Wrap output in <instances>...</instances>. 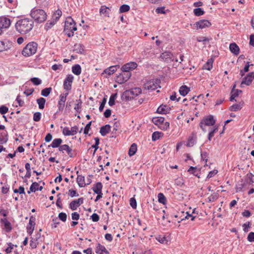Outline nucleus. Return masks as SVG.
Wrapping results in <instances>:
<instances>
[{
  "mask_svg": "<svg viewBox=\"0 0 254 254\" xmlns=\"http://www.w3.org/2000/svg\"><path fill=\"white\" fill-rule=\"evenodd\" d=\"M8 141V134L7 131L0 133V144H5Z\"/></svg>",
  "mask_w": 254,
  "mask_h": 254,
  "instance_id": "obj_25",
  "label": "nucleus"
},
{
  "mask_svg": "<svg viewBox=\"0 0 254 254\" xmlns=\"http://www.w3.org/2000/svg\"><path fill=\"white\" fill-rule=\"evenodd\" d=\"M73 48V51L78 54H82L84 51V46L81 44H74Z\"/></svg>",
  "mask_w": 254,
  "mask_h": 254,
  "instance_id": "obj_24",
  "label": "nucleus"
},
{
  "mask_svg": "<svg viewBox=\"0 0 254 254\" xmlns=\"http://www.w3.org/2000/svg\"><path fill=\"white\" fill-rule=\"evenodd\" d=\"M194 25L197 28L203 29L206 27H209L211 26V23L207 20L202 19L195 23Z\"/></svg>",
  "mask_w": 254,
  "mask_h": 254,
  "instance_id": "obj_14",
  "label": "nucleus"
},
{
  "mask_svg": "<svg viewBox=\"0 0 254 254\" xmlns=\"http://www.w3.org/2000/svg\"><path fill=\"white\" fill-rule=\"evenodd\" d=\"M254 79V72H250L243 78L241 83V87H243V84H246L248 86L250 85Z\"/></svg>",
  "mask_w": 254,
  "mask_h": 254,
  "instance_id": "obj_10",
  "label": "nucleus"
},
{
  "mask_svg": "<svg viewBox=\"0 0 254 254\" xmlns=\"http://www.w3.org/2000/svg\"><path fill=\"white\" fill-rule=\"evenodd\" d=\"M164 120L165 119L163 117H160L153 118L152 121L155 125L159 127Z\"/></svg>",
  "mask_w": 254,
  "mask_h": 254,
  "instance_id": "obj_32",
  "label": "nucleus"
},
{
  "mask_svg": "<svg viewBox=\"0 0 254 254\" xmlns=\"http://www.w3.org/2000/svg\"><path fill=\"white\" fill-rule=\"evenodd\" d=\"M63 140L61 138H56L54 139L51 144L50 145H49L48 147H52L53 148H57L60 147L61 146V144L62 143Z\"/></svg>",
  "mask_w": 254,
  "mask_h": 254,
  "instance_id": "obj_27",
  "label": "nucleus"
},
{
  "mask_svg": "<svg viewBox=\"0 0 254 254\" xmlns=\"http://www.w3.org/2000/svg\"><path fill=\"white\" fill-rule=\"evenodd\" d=\"M158 87L160 86L157 82V81H149L145 84V88L149 90H154L156 89Z\"/></svg>",
  "mask_w": 254,
  "mask_h": 254,
  "instance_id": "obj_16",
  "label": "nucleus"
},
{
  "mask_svg": "<svg viewBox=\"0 0 254 254\" xmlns=\"http://www.w3.org/2000/svg\"><path fill=\"white\" fill-rule=\"evenodd\" d=\"M43 189V187L40 186L39 187V185L37 182H34L32 183V184L31 185L29 190L27 191L28 193H30L31 192H35L37 190H42Z\"/></svg>",
  "mask_w": 254,
  "mask_h": 254,
  "instance_id": "obj_18",
  "label": "nucleus"
},
{
  "mask_svg": "<svg viewBox=\"0 0 254 254\" xmlns=\"http://www.w3.org/2000/svg\"><path fill=\"white\" fill-rule=\"evenodd\" d=\"M102 188L103 185L102 183L101 182H98L93 185L92 190L95 193L99 194L102 192Z\"/></svg>",
  "mask_w": 254,
  "mask_h": 254,
  "instance_id": "obj_21",
  "label": "nucleus"
},
{
  "mask_svg": "<svg viewBox=\"0 0 254 254\" xmlns=\"http://www.w3.org/2000/svg\"><path fill=\"white\" fill-rule=\"evenodd\" d=\"M201 157L203 161H204L205 163L207 161L208 154L206 152L203 151L201 152Z\"/></svg>",
  "mask_w": 254,
  "mask_h": 254,
  "instance_id": "obj_60",
  "label": "nucleus"
},
{
  "mask_svg": "<svg viewBox=\"0 0 254 254\" xmlns=\"http://www.w3.org/2000/svg\"><path fill=\"white\" fill-rule=\"evenodd\" d=\"M0 222L4 225V229L6 232H9L12 230L11 223L6 218H1L0 219Z\"/></svg>",
  "mask_w": 254,
  "mask_h": 254,
  "instance_id": "obj_17",
  "label": "nucleus"
},
{
  "mask_svg": "<svg viewBox=\"0 0 254 254\" xmlns=\"http://www.w3.org/2000/svg\"><path fill=\"white\" fill-rule=\"evenodd\" d=\"M60 222L58 220V218H55L53 219V224H52L51 226L52 229L56 228L58 225L59 224Z\"/></svg>",
  "mask_w": 254,
  "mask_h": 254,
  "instance_id": "obj_61",
  "label": "nucleus"
},
{
  "mask_svg": "<svg viewBox=\"0 0 254 254\" xmlns=\"http://www.w3.org/2000/svg\"><path fill=\"white\" fill-rule=\"evenodd\" d=\"M76 181L79 187L80 188L84 187L86 186L84 177L82 175H77Z\"/></svg>",
  "mask_w": 254,
  "mask_h": 254,
  "instance_id": "obj_29",
  "label": "nucleus"
},
{
  "mask_svg": "<svg viewBox=\"0 0 254 254\" xmlns=\"http://www.w3.org/2000/svg\"><path fill=\"white\" fill-rule=\"evenodd\" d=\"M37 44L35 42H32L29 43L23 48L22 51V54L24 57H30L35 54L37 50Z\"/></svg>",
  "mask_w": 254,
  "mask_h": 254,
  "instance_id": "obj_5",
  "label": "nucleus"
},
{
  "mask_svg": "<svg viewBox=\"0 0 254 254\" xmlns=\"http://www.w3.org/2000/svg\"><path fill=\"white\" fill-rule=\"evenodd\" d=\"M137 151V145L135 143H133L130 146L128 150V155L130 156L133 155Z\"/></svg>",
  "mask_w": 254,
  "mask_h": 254,
  "instance_id": "obj_38",
  "label": "nucleus"
},
{
  "mask_svg": "<svg viewBox=\"0 0 254 254\" xmlns=\"http://www.w3.org/2000/svg\"><path fill=\"white\" fill-rule=\"evenodd\" d=\"M111 11V9L104 5V6H102L101 8L100 9V13L101 14H103L105 16H107V17H109V13H110V11Z\"/></svg>",
  "mask_w": 254,
  "mask_h": 254,
  "instance_id": "obj_30",
  "label": "nucleus"
},
{
  "mask_svg": "<svg viewBox=\"0 0 254 254\" xmlns=\"http://www.w3.org/2000/svg\"><path fill=\"white\" fill-rule=\"evenodd\" d=\"M163 61L169 63L174 60L173 54L170 52L166 51L162 53L160 57Z\"/></svg>",
  "mask_w": 254,
  "mask_h": 254,
  "instance_id": "obj_13",
  "label": "nucleus"
},
{
  "mask_svg": "<svg viewBox=\"0 0 254 254\" xmlns=\"http://www.w3.org/2000/svg\"><path fill=\"white\" fill-rule=\"evenodd\" d=\"M69 195L71 197L78 196L79 194L77 192L76 190H69Z\"/></svg>",
  "mask_w": 254,
  "mask_h": 254,
  "instance_id": "obj_62",
  "label": "nucleus"
},
{
  "mask_svg": "<svg viewBox=\"0 0 254 254\" xmlns=\"http://www.w3.org/2000/svg\"><path fill=\"white\" fill-rule=\"evenodd\" d=\"M129 65L127 64H124L121 68L122 71L125 72V73L129 72V70L131 69H130Z\"/></svg>",
  "mask_w": 254,
  "mask_h": 254,
  "instance_id": "obj_57",
  "label": "nucleus"
},
{
  "mask_svg": "<svg viewBox=\"0 0 254 254\" xmlns=\"http://www.w3.org/2000/svg\"><path fill=\"white\" fill-rule=\"evenodd\" d=\"M158 201L163 204L166 203V198L162 193H159L158 194Z\"/></svg>",
  "mask_w": 254,
  "mask_h": 254,
  "instance_id": "obj_44",
  "label": "nucleus"
},
{
  "mask_svg": "<svg viewBox=\"0 0 254 254\" xmlns=\"http://www.w3.org/2000/svg\"><path fill=\"white\" fill-rule=\"evenodd\" d=\"M63 133L65 136L72 135L70 130L67 127H65L63 129Z\"/></svg>",
  "mask_w": 254,
  "mask_h": 254,
  "instance_id": "obj_53",
  "label": "nucleus"
},
{
  "mask_svg": "<svg viewBox=\"0 0 254 254\" xmlns=\"http://www.w3.org/2000/svg\"><path fill=\"white\" fill-rule=\"evenodd\" d=\"M141 93V89L140 88H134L125 91L122 95V98H125L126 100L128 101L131 99H133Z\"/></svg>",
  "mask_w": 254,
  "mask_h": 254,
  "instance_id": "obj_6",
  "label": "nucleus"
},
{
  "mask_svg": "<svg viewBox=\"0 0 254 254\" xmlns=\"http://www.w3.org/2000/svg\"><path fill=\"white\" fill-rule=\"evenodd\" d=\"M30 80L35 85H39L42 83V80L37 77L31 78Z\"/></svg>",
  "mask_w": 254,
  "mask_h": 254,
  "instance_id": "obj_49",
  "label": "nucleus"
},
{
  "mask_svg": "<svg viewBox=\"0 0 254 254\" xmlns=\"http://www.w3.org/2000/svg\"><path fill=\"white\" fill-rule=\"evenodd\" d=\"M57 20L53 19V20H49L45 24V28L47 30L52 28L57 22Z\"/></svg>",
  "mask_w": 254,
  "mask_h": 254,
  "instance_id": "obj_39",
  "label": "nucleus"
},
{
  "mask_svg": "<svg viewBox=\"0 0 254 254\" xmlns=\"http://www.w3.org/2000/svg\"><path fill=\"white\" fill-rule=\"evenodd\" d=\"M247 239L250 242H254V232H250L248 236Z\"/></svg>",
  "mask_w": 254,
  "mask_h": 254,
  "instance_id": "obj_64",
  "label": "nucleus"
},
{
  "mask_svg": "<svg viewBox=\"0 0 254 254\" xmlns=\"http://www.w3.org/2000/svg\"><path fill=\"white\" fill-rule=\"evenodd\" d=\"M59 150L63 153H64L65 152L68 156L70 158L74 157L76 155V151L75 150H73L67 144L61 145L59 148Z\"/></svg>",
  "mask_w": 254,
  "mask_h": 254,
  "instance_id": "obj_8",
  "label": "nucleus"
},
{
  "mask_svg": "<svg viewBox=\"0 0 254 254\" xmlns=\"http://www.w3.org/2000/svg\"><path fill=\"white\" fill-rule=\"evenodd\" d=\"M59 218L63 222H65L67 218L66 213L64 212H61L59 214Z\"/></svg>",
  "mask_w": 254,
  "mask_h": 254,
  "instance_id": "obj_56",
  "label": "nucleus"
},
{
  "mask_svg": "<svg viewBox=\"0 0 254 254\" xmlns=\"http://www.w3.org/2000/svg\"><path fill=\"white\" fill-rule=\"evenodd\" d=\"M72 71L76 75H79L81 72V68L80 65L78 64L74 65L72 67Z\"/></svg>",
  "mask_w": 254,
  "mask_h": 254,
  "instance_id": "obj_33",
  "label": "nucleus"
},
{
  "mask_svg": "<svg viewBox=\"0 0 254 254\" xmlns=\"http://www.w3.org/2000/svg\"><path fill=\"white\" fill-rule=\"evenodd\" d=\"M33 19L24 18L18 20L15 24L16 30L21 34H26L29 32L33 28Z\"/></svg>",
  "mask_w": 254,
  "mask_h": 254,
  "instance_id": "obj_1",
  "label": "nucleus"
},
{
  "mask_svg": "<svg viewBox=\"0 0 254 254\" xmlns=\"http://www.w3.org/2000/svg\"><path fill=\"white\" fill-rule=\"evenodd\" d=\"M51 91V87L44 88L41 91V95L44 97H47L49 95Z\"/></svg>",
  "mask_w": 254,
  "mask_h": 254,
  "instance_id": "obj_41",
  "label": "nucleus"
},
{
  "mask_svg": "<svg viewBox=\"0 0 254 254\" xmlns=\"http://www.w3.org/2000/svg\"><path fill=\"white\" fill-rule=\"evenodd\" d=\"M78 206L79 205L76 203L75 200H72L69 204V208L72 210H76Z\"/></svg>",
  "mask_w": 254,
  "mask_h": 254,
  "instance_id": "obj_50",
  "label": "nucleus"
},
{
  "mask_svg": "<svg viewBox=\"0 0 254 254\" xmlns=\"http://www.w3.org/2000/svg\"><path fill=\"white\" fill-rule=\"evenodd\" d=\"M68 94V93H66L64 94H61L60 96V100L58 102V111H62L64 110V107L65 106V102L66 99V96Z\"/></svg>",
  "mask_w": 254,
  "mask_h": 254,
  "instance_id": "obj_12",
  "label": "nucleus"
},
{
  "mask_svg": "<svg viewBox=\"0 0 254 254\" xmlns=\"http://www.w3.org/2000/svg\"><path fill=\"white\" fill-rule=\"evenodd\" d=\"M218 130V127L215 126L212 128H211L208 135V139L210 141L212 137L214 136V133H216Z\"/></svg>",
  "mask_w": 254,
  "mask_h": 254,
  "instance_id": "obj_35",
  "label": "nucleus"
},
{
  "mask_svg": "<svg viewBox=\"0 0 254 254\" xmlns=\"http://www.w3.org/2000/svg\"><path fill=\"white\" fill-rule=\"evenodd\" d=\"M77 30L76 24L73 19L71 17H68L66 19L64 23V31L68 37L73 36L74 31Z\"/></svg>",
  "mask_w": 254,
  "mask_h": 254,
  "instance_id": "obj_2",
  "label": "nucleus"
},
{
  "mask_svg": "<svg viewBox=\"0 0 254 254\" xmlns=\"http://www.w3.org/2000/svg\"><path fill=\"white\" fill-rule=\"evenodd\" d=\"M73 76L71 74L68 75L64 81V88L66 90H70L71 89V84L73 80Z\"/></svg>",
  "mask_w": 254,
  "mask_h": 254,
  "instance_id": "obj_11",
  "label": "nucleus"
},
{
  "mask_svg": "<svg viewBox=\"0 0 254 254\" xmlns=\"http://www.w3.org/2000/svg\"><path fill=\"white\" fill-rule=\"evenodd\" d=\"M119 67V65L111 66L109 67L104 70V72L109 75L113 74L117 69V68Z\"/></svg>",
  "mask_w": 254,
  "mask_h": 254,
  "instance_id": "obj_28",
  "label": "nucleus"
},
{
  "mask_svg": "<svg viewBox=\"0 0 254 254\" xmlns=\"http://www.w3.org/2000/svg\"><path fill=\"white\" fill-rule=\"evenodd\" d=\"M193 13L196 16L202 15L204 13V11L201 8H196L193 9Z\"/></svg>",
  "mask_w": 254,
  "mask_h": 254,
  "instance_id": "obj_42",
  "label": "nucleus"
},
{
  "mask_svg": "<svg viewBox=\"0 0 254 254\" xmlns=\"http://www.w3.org/2000/svg\"><path fill=\"white\" fill-rule=\"evenodd\" d=\"M215 120L212 115H208L204 117L199 123V127L203 132L207 131L206 127L212 126L215 125Z\"/></svg>",
  "mask_w": 254,
  "mask_h": 254,
  "instance_id": "obj_4",
  "label": "nucleus"
},
{
  "mask_svg": "<svg viewBox=\"0 0 254 254\" xmlns=\"http://www.w3.org/2000/svg\"><path fill=\"white\" fill-rule=\"evenodd\" d=\"M96 253L98 254H109L105 246L98 244L96 248Z\"/></svg>",
  "mask_w": 254,
  "mask_h": 254,
  "instance_id": "obj_19",
  "label": "nucleus"
},
{
  "mask_svg": "<svg viewBox=\"0 0 254 254\" xmlns=\"http://www.w3.org/2000/svg\"><path fill=\"white\" fill-rule=\"evenodd\" d=\"M8 108L4 105L0 107V113L2 115L6 114L8 112Z\"/></svg>",
  "mask_w": 254,
  "mask_h": 254,
  "instance_id": "obj_58",
  "label": "nucleus"
},
{
  "mask_svg": "<svg viewBox=\"0 0 254 254\" xmlns=\"http://www.w3.org/2000/svg\"><path fill=\"white\" fill-rule=\"evenodd\" d=\"M129 204L132 208L135 209L136 208L137 204L136 200L132 197L129 200Z\"/></svg>",
  "mask_w": 254,
  "mask_h": 254,
  "instance_id": "obj_59",
  "label": "nucleus"
},
{
  "mask_svg": "<svg viewBox=\"0 0 254 254\" xmlns=\"http://www.w3.org/2000/svg\"><path fill=\"white\" fill-rule=\"evenodd\" d=\"M16 101L18 103L19 106H23L24 104V102L21 99L20 95H18L16 99Z\"/></svg>",
  "mask_w": 254,
  "mask_h": 254,
  "instance_id": "obj_63",
  "label": "nucleus"
},
{
  "mask_svg": "<svg viewBox=\"0 0 254 254\" xmlns=\"http://www.w3.org/2000/svg\"><path fill=\"white\" fill-rule=\"evenodd\" d=\"M213 63V59L212 58L208 59L206 64L203 65V68L210 70L212 68Z\"/></svg>",
  "mask_w": 254,
  "mask_h": 254,
  "instance_id": "obj_31",
  "label": "nucleus"
},
{
  "mask_svg": "<svg viewBox=\"0 0 254 254\" xmlns=\"http://www.w3.org/2000/svg\"><path fill=\"white\" fill-rule=\"evenodd\" d=\"M241 109V106L240 104H234L230 107V110L231 111H237Z\"/></svg>",
  "mask_w": 254,
  "mask_h": 254,
  "instance_id": "obj_52",
  "label": "nucleus"
},
{
  "mask_svg": "<svg viewBox=\"0 0 254 254\" xmlns=\"http://www.w3.org/2000/svg\"><path fill=\"white\" fill-rule=\"evenodd\" d=\"M188 171L190 173L193 174V175L197 177L198 178H199V176H198L199 171L197 170L196 167L191 166L190 167Z\"/></svg>",
  "mask_w": 254,
  "mask_h": 254,
  "instance_id": "obj_40",
  "label": "nucleus"
},
{
  "mask_svg": "<svg viewBox=\"0 0 254 254\" xmlns=\"http://www.w3.org/2000/svg\"><path fill=\"white\" fill-rule=\"evenodd\" d=\"M30 15L34 20L38 23H42L45 21L47 18V14L45 11L41 9L35 8L32 9Z\"/></svg>",
  "mask_w": 254,
  "mask_h": 254,
  "instance_id": "obj_3",
  "label": "nucleus"
},
{
  "mask_svg": "<svg viewBox=\"0 0 254 254\" xmlns=\"http://www.w3.org/2000/svg\"><path fill=\"white\" fill-rule=\"evenodd\" d=\"M245 186V184L242 182H239L236 185V191L237 192L241 191L243 190V188Z\"/></svg>",
  "mask_w": 254,
  "mask_h": 254,
  "instance_id": "obj_51",
  "label": "nucleus"
},
{
  "mask_svg": "<svg viewBox=\"0 0 254 254\" xmlns=\"http://www.w3.org/2000/svg\"><path fill=\"white\" fill-rule=\"evenodd\" d=\"M117 96V93L113 94L110 97L108 104L110 106H112L115 104V100Z\"/></svg>",
  "mask_w": 254,
  "mask_h": 254,
  "instance_id": "obj_46",
  "label": "nucleus"
},
{
  "mask_svg": "<svg viewBox=\"0 0 254 254\" xmlns=\"http://www.w3.org/2000/svg\"><path fill=\"white\" fill-rule=\"evenodd\" d=\"M7 246L8 247L5 249V251L7 254L11 253L14 246L11 243H7Z\"/></svg>",
  "mask_w": 254,
  "mask_h": 254,
  "instance_id": "obj_54",
  "label": "nucleus"
},
{
  "mask_svg": "<svg viewBox=\"0 0 254 254\" xmlns=\"http://www.w3.org/2000/svg\"><path fill=\"white\" fill-rule=\"evenodd\" d=\"M162 133L159 131H155L152 133V139L153 141H156L158 139H159L161 136V134Z\"/></svg>",
  "mask_w": 254,
  "mask_h": 254,
  "instance_id": "obj_45",
  "label": "nucleus"
},
{
  "mask_svg": "<svg viewBox=\"0 0 254 254\" xmlns=\"http://www.w3.org/2000/svg\"><path fill=\"white\" fill-rule=\"evenodd\" d=\"M196 136L194 134L192 133L188 139L187 146L188 147H192L196 142Z\"/></svg>",
  "mask_w": 254,
  "mask_h": 254,
  "instance_id": "obj_26",
  "label": "nucleus"
},
{
  "mask_svg": "<svg viewBox=\"0 0 254 254\" xmlns=\"http://www.w3.org/2000/svg\"><path fill=\"white\" fill-rule=\"evenodd\" d=\"M111 130V126L109 125H106L105 126L101 127L100 129V133L101 134L104 136L107 135Z\"/></svg>",
  "mask_w": 254,
  "mask_h": 254,
  "instance_id": "obj_23",
  "label": "nucleus"
},
{
  "mask_svg": "<svg viewBox=\"0 0 254 254\" xmlns=\"http://www.w3.org/2000/svg\"><path fill=\"white\" fill-rule=\"evenodd\" d=\"M11 20L6 16H0V35L11 25Z\"/></svg>",
  "mask_w": 254,
  "mask_h": 254,
  "instance_id": "obj_7",
  "label": "nucleus"
},
{
  "mask_svg": "<svg viewBox=\"0 0 254 254\" xmlns=\"http://www.w3.org/2000/svg\"><path fill=\"white\" fill-rule=\"evenodd\" d=\"M37 102L40 109H43L46 103V99L43 97H40L37 99Z\"/></svg>",
  "mask_w": 254,
  "mask_h": 254,
  "instance_id": "obj_37",
  "label": "nucleus"
},
{
  "mask_svg": "<svg viewBox=\"0 0 254 254\" xmlns=\"http://www.w3.org/2000/svg\"><path fill=\"white\" fill-rule=\"evenodd\" d=\"M130 72L121 73L117 75L116 78V81L119 84H122L126 82L130 77Z\"/></svg>",
  "mask_w": 254,
  "mask_h": 254,
  "instance_id": "obj_9",
  "label": "nucleus"
},
{
  "mask_svg": "<svg viewBox=\"0 0 254 254\" xmlns=\"http://www.w3.org/2000/svg\"><path fill=\"white\" fill-rule=\"evenodd\" d=\"M170 127V123L168 122H164V121L159 127V128L162 130H166L169 128Z\"/></svg>",
  "mask_w": 254,
  "mask_h": 254,
  "instance_id": "obj_48",
  "label": "nucleus"
},
{
  "mask_svg": "<svg viewBox=\"0 0 254 254\" xmlns=\"http://www.w3.org/2000/svg\"><path fill=\"white\" fill-rule=\"evenodd\" d=\"M41 114L40 112H36L33 115V120L35 122H39L41 120Z\"/></svg>",
  "mask_w": 254,
  "mask_h": 254,
  "instance_id": "obj_55",
  "label": "nucleus"
},
{
  "mask_svg": "<svg viewBox=\"0 0 254 254\" xmlns=\"http://www.w3.org/2000/svg\"><path fill=\"white\" fill-rule=\"evenodd\" d=\"M170 111V108L166 105H161L157 110V112L159 114H166L169 113Z\"/></svg>",
  "mask_w": 254,
  "mask_h": 254,
  "instance_id": "obj_20",
  "label": "nucleus"
},
{
  "mask_svg": "<svg viewBox=\"0 0 254 254\" xmlns=\"http://www.w3.org/2000/svg\"><path fill=\"white\" fill-rule=\"evenodd\" d=\"M130 9V6L127 4H123L120 7V13H124L127 12Z\"/></svg>",
  "mask_w": 254,
  "mask_h": 254,
  "instance_id": "obj_43",
  "label": "nucleus"
},
{
  "mask_svg": "<svg viewBox=\"0 0 254 254\" xmlns=\"http://www.w3.org/2000/svg\"><path fill=\"white\" fill-rule=\"evenodd\" d=\"M35 218L33 216H31L30 218V220L29 221V224L27 226V232L29 234L31 235L33 233L34 227L35 225Z\"/></svg>",
  "mask_w": 254,
  "mask_h": 254,
  "instance_id": "obj_15",
  "label": "nucleus"
},
{
  "mask_svg": "<svg viewBox=\"0 0 254 254\" xmlns=\"http://www.w3.org/2000/svg\"><path fill=\"white\" fill-rule=\"evenodd\" d=\"M82 107V101L80 99L76 100L74 110L76 111L77 113H80L81 112V109Z\"/></svg>",
  "mask_w": 254,
  "mask_h": 254,
  "instance_id": "obj_36",
  "label": "nucleus"
},
{
  "mask_svg": "<svg viewBox=\"0 0 254 254\" xmlns=\"http://www.w3.org/2000/svg\"><path fill=\"white\" fill-rule=\"evenodd\" d=\"M62 12L61 10L58 9L56 11V12L54 13L53 18L55 19L56 20L58 21L60 17L62 16Z\"/></svg>",
  "mask_w": 254,
  "mask_h": 254,
  "instance_id": "obj_47",
  "label": "nucleus"
},
{
  "mask_svg": "<svg viewBox=\"0 0 254 254\" xmlns=\"http://www.w3.org/2000/svg\"><path fill=\"white\" fill-rule=\"evenodd\" d=\"M229 49L230 51L235 55H238L239 54V47L235 43H231L230 44Z\"/></svg>",
  "mask_w": 254,
  "mask_h": 254,
  "instance_id": "obj_22",
  "label": "nucleus"
},
{
  "mask_svg": "<svg viewBox=\"0 0 254 254\" xmlns=\"http://www.w3.org/2000/svg\"><path fill=\"white\" fill-rule=\"evenodd\" d=\"M190 91V88L188 87L186 85L182 86L179 89L180 94L185 96H186Z\"/></svg>",
  "mask_w": 254,
  "mask_h": 254,
  "instance_id": "obj_34",
  "label": "nucleus"
}]
</instances>
